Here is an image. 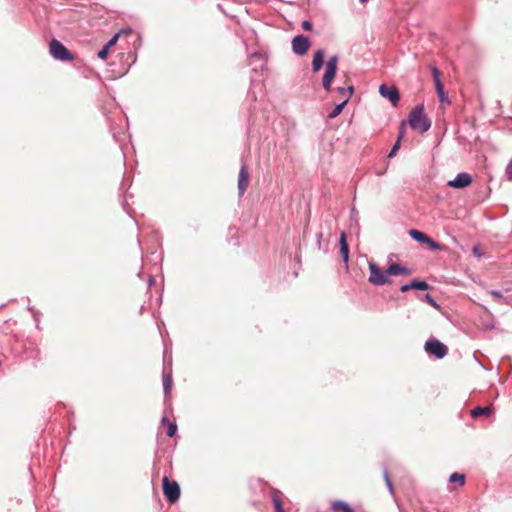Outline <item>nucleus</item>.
<instances>
[{"instance_id": "nucleus-1", "label": "nucleus", "mask_w": 512, "mask_h": 512, "mask_svg": "<svg viewBox=\"0 0 512 512\" xmlns=\"http://www.w3.org/2000/svg\"><path fill=\"white\" fill-rule=\"evenodd\" d=\"M406 121L412 130L419 133L427 132L431 127V120L424 111L423 103L418 104L410 111Z\"/></svg>"}, {"instance_id": "nucleus-2", "label": "nucleus", "mask_w": 512, "mask_h": 512, "mask_svg": "<svg viewBox=\"0 0 512 512\" xmlns=\"http://www.w3.org/2000/svg\"><path fill=\"white\" fill-rule=\"evenodd\" d=\"M369 278L368 281L375 286H384L392 282L387 268L382 270L375 262L370 261L368 264Z\"/></svg>"}, {"instance_id": "nucleus-3", "label": "nucleus", "mask_w": 512, "mask_h": 512, "mask_svg": "<svg viewBox=\"0 0 512 512\" xmlns=\"http://www.w3.org/2000/svg\"><path fill=\"white\" fill-rule=\"evenodd\" d=\"M425 352L435 359H443L448 354V347L440 340L432 338L428 339L424 345Z\"/></svg>"}, {"instance_id": "nucleus-4", "label": "nucleus", "mask_w": 512, "mask_h": 512, "mask_svg": "<svg viewBox=\"0 0 512 512\" xmlns=\"http://www.w3.org/2000/svg\"><path fill=\"white\" fill-rule=\"evenodd\" d=\"M162 491L169 503H175L180 498V486L174 480H169L167 476L162 478Z\"/></svg>"}, {"instance_id": "nucleus-5", "label": "nucleus", "mask_w": 512, "mask_h": 512, "mask_svg": "<svg viewBox=\"0 0 512 512\" xmlns=\"http://www.w3.org/2000/svg\"><path fill=\"white\" fill-rule=\"evenodd\" d=\"M409 236L415 240L416 242H419L421 244H426L428 248L432 251H441L443 249L442 245H440L438 242H436L434 239L426 235L424 232L417 230V229H411L409 230Z\"/></svg>"}, {"instance_id": "nucleus-6", "label": "nucleus", "mask_w": 512, "mask_h": 512, "mask_svg": "<svg viewBox=\"0 0 512 512\" xmlns=\"http://www.w3.org/2000/svg\"><path fill=\"white\" fill-rule=\"evenodd\" d=\"M49 50L51 55L60 61H71L74 58L72 53L56 39L50 42Z\"/></svg>"}, {"instance_id": "nucleus-7", "label": "nucleus", "mask_w": 512, "mask_h": 512, "mask_svg": "<svg viewBox=\"0 0 512 512\" xmlns=\"http://www.w3.org/2000/svg\"><path fill=\"white\" fill-rule=\"evenodd\" d=\"M337 63H338L337 57L333 56L328 60V62L326 64V70H325V74L323 77V86L327 93L330 92V85H331V82L334 79L335 74H336Z\"/></svg>"}, {"instance_id": "nucleus-8", "label": "nucleus", "mask_w": 512, "mask_h": 512, "mask_svg": "<svg viewBox=\"0 0 512 512\" xmlns=\"http://www.w3.org/2000/svg\"><path fill=\"white\" fill-rule=\"evenodd\" d=\"M473 181L472 176L467 172H460L456 175V177L447 182L449 187L455 189H463L468 187Z\"/></svg>"}, {"instance_id": "nucleus-9", "label": "nucleus", "mask_w": 512, "mask_h": 512, "mask_svg": "<svg viewBox=\"0 0 512 512\" xmlns=\"http://www.w3.org/2000/svg\"><path fill=\"white\" fill-rule=\"evenodd\" d=\"M310 41L303 35H297L292 40V49L297 55H304L310 48Z\"/></svg>"}, {"instance_id": "nucleus-10", "label": "nucleus", "mask_w": 512, "mask_h": 512, "mask_svg": "<svg viewBox=\"0 0 512 512\" xmlns=\"http://www.w3.org/2000/svg\"><path fill=\"white\" fill-rule=\"evenodd\" d=\"M431 288L432 287L428 284V282L426 280L413 279L409 283L401 285L400 291L403 293L408 292L409 290L426 291Z\"/></svg>"}, {"instance_id": "nucleus-11", "label": "nucleus", "mask_w": 512, "mask_h": 512, "mask_svg": "<svg viewBox=\"0 0 512 512\" xmlns=\"http://www.w3.org/2000/svg\"><path fill=\"white\" fill-rule=\"evenodd\" d=\"M248 181H249V172L246 167L245 162H242L240 171H239V178H238V193L239 196L242 197L247 190L248 187Z\"/></svg>"}, {"instance_id": "nucleus-12", "label": "nucleus", "mask_w": 512, "mask_h": 512, "mask_svg": "<svg viewBox=\"0 0 512 512\" xmlns=\"http://www.w3.org/2000/svg\"><path fill=\"white\" fill-rule=\"evenodd\" d=\"M387 273L390 277L392 276H408L411 274V270L398 262H389L387 265Z\"/></svg>"}, {"instance_id": "nucleus-13", "label": "nucleus", "mask_w": 512, "mask_h": 512, "mask_svg": "<svg viewBox=\"0 0 512 512\" xmlns=\"http://www.w3.org/2000/svg\"><path fill=\"white\" fill-rule=\"evenodd\" d=\"M339 250L342 261L347 265L349 261V245L346 232H341L339 237Z\"/></svg>"}, {"instance_id": "nucleus-14", "label": "nucleus", "mask_w": 512, "mask_h": 512, "mask_svg": "<svg viewBox=\"0 0 512 512\" xmlns=\"http://www.w3.org/2000/svg\"><path fill=\"white\" fill-rule=\"evenodd\" d=\"M330 509L335 512H355V509L344 500H335L331 503Z\"/></svg>"}, {"instance_id": "nucleus-15", "label": "nucleus", "mask_w": 512, "mask_h": 512, "mask_svg": "<svg viewBox=\"0 0 512 512\" xmlns=\"http://www.w3.org/2000/svg\"><path fill=\"white\" fill-rule=\"evenodd\" d=\"M431 72L438 96H445L444 88L440 80L441 72L436 67H432Z\"/></svg>"}, {"instance_id": "nucleus-16", "label": "nucleus", "mask_w": 512, "mask_h": 512, "mask_svg": "<svg viewBox=\"0 0 512 512\" xmlns=\"http://www.w3.org/2000/svg\"><path fill=\"white\" fill-rule=\"evenodd\" d=\"M172 384H173L172 370L170 368L168 372L164 371L163 379H162L163 391H164V394H165L166 397L170 393V390L172 388Z\"/></svg>"}, {"instance_id": "nucleus-17", "label": "nucleus", "mask_w": 512, "mask_h": 512, "mask_svg": "<svg viewBox=\"0 0 512 512\" xmlns=\"http://www.w3.org/2000/svg\"><path fill=\"white\" fill-rule=\"evenodd\" d=\"M492 409L488 406H476L470 411V416L476 419L480 416H490Z\"/></svg>"}, {"instance_id": "nucleus-18", "label": "nucleus", "mask_w": 512, "mask_h": 512, "mask_svg": "<svg viewBox=\"0 0 512 512\" xmlns=\"http://www.w3.org/2000/svg\"><path fill=\"white\" fill-rule=\"evenodd\" d=\"M349 100L350 98H345L344 101L336 104L334 108L330 112H328L327 117L329 119L336 118L343 111L344 107L348 104Z\"/></svg>"}, {"instance_id": "nucleus-19", "label": "nucleus", "mask_w": 512, "mask_h": 512, "mask_svg": "<svg viewBox=\"0 0 512 512\" xmlns=\"http://www.w3.org/2000/svg\"><path fill=\"white\" fill-rule=\"evenodd\" d=\"M379 93L381 96H399L398 88L394 85L387 86L385 84H382L379 87Z\"/></svg>"}, {"instance_id": "nucleus-20", "label": "nucleus", "mask_w": 512, "mask_h": 512, "mask_svg": "<svg viewBox=\"0 0 512 512\" xmlns=\"http://www.w3.org/2000/svg\"><path fill=\"white\" fill-rule=\"evenodd\" d=\"M324 52L322 50H318L313 57L312 67L314 71H319L323 65Z\"/></svg>"}, {"instance_id": "nucleus-21", "label": "nucleus", "mask_w": 512, "mask_h": 512, "mask_svg": "<svg viewBox=\"0 0 512 512\" xmlns=\"http://www.w3.org/2000/svg\"><path fill=\"white\" fill-rule=\"evenodd\" d=\"M465 475L462 474V473H457V472H454L450 475L449 477V482L450 483H455L457 482L460 486L464 485L465 484Z\"/></svg>"}, {"instance_id": "nucleus-22", "label": "nucleus", "mask_w": 512, "mask_h": 512, "mask_svg": "<svg viewBox=\"0 0 512 512\" xmlns=\"http://www.w3.org/2000/svg\"><path fill=\"white\" fill-rule=\"evenodd\" d=\"M383 477H384L385 484H386L389 492L391 494H393L394 493V487H393L392 481L390 479L388 469L386 467L383 468Z\"/></svg>"}, {"instance_id": "nucleus-23", "label": "nucleus", "mask_w": 512, "mask_h": 512, "mask_svg": "<svg viewBox=\"0 0 512 512\" xmlns=\"http://www.w3.org/2000/svg\"><path fill=\"white\" fill-rule=\"evenodd\" d=\"M423 300L426 303H428L429 305H431L433 308H435L436 310H440L441 309V306L436 302V300L429 293H426L424 295Z\"/></svg>"}, {"instance_id": "nucleus-24", "label": "nucleus", "mask_w": 512, "mask_h": 512, "mask_svg": "<svg viewBox=\"0 0 512 512\" xmlns=\"http://www.w3.org/2000/svg\"><path fill=\"white\" fill-rule=\"evenodd\" d=\"M272 502L274 505L275 512H285L284 508H283L282 500L277 495H274L272 497Z\"/></svg>"}, {"instance_id": "nucleus-25", "label": "nucleus", "mask_w": 512, "mask_h": 512, "mask_svg": "<svg viewBox=\"0 0 512 512\" xmlns=\"http://www.w3.org/2000/svg\"><path fill=\"white\" fill-rule=\"evenodd\" d=\"M177 433V424L175 422H168L166 435L168 437H173Z\"/></svg>"}, {"instance_id": "nucleus-26", "label": "nucleus", "mask_w": 512, "mask_h": 512, "mask_svg": "<svg viewBox=\"0 0 512 512\" xmlns=\"http://www.w3.org/2000/svg\"><path fill=\"white\" fill-rule=\"evenodd\" d=\"M490 295L492 297H494L498 302H503V303H507V301L505 300L504 296L502 295V293L498 290H491L490 292Z\"/></svg>"}, {"instance_id": "nucleus-27", "label": "nucleus", "mask_w": 512, "mask_h": 512, "mask_svg": "<svg viewBox=\"0 0 512 512\" xmlns=\"http://www.w3.org/2000/svg\"><path fill=\"white\" fill-rule=\"evenodd\" d=\"M400 148V141L399 139L396 140V142L393 144L392 148L390 149L389 153H388V157L389 158H392L396 155L397 151L399 150Z\"/></svg>"}, {"instance_id": "nucleus-28", "label": "nucleus", "mask_w": 512, "mask_h": 512, "mask_svg": "<svg viewBox=\"0 0 512 512\" xmlns=\"http://www.w3.org/2000/svg\"><path fill=\"white\" fill-rule=\"evenodd\" d=\"M406 123L407 121L406 120H403L401 123H400V126H399V133H398V138L399 141H401V139L404 137V135L406 134Z\"/></svg>"}, {"instance_id": "nucleus-29", "label": "nucleus", "mask_w": 512, "mask_h": 512, "mask_svg": "<svg viewBox=\"0 0 512 512\" xmlns=\"http://www.w3.org/2000/svg\"><path fill=\"white\" fill-rule=\"evenodd\" d=\"M110 48L106 45L98 52V57L102 60H105L109 54Z\"/></svg>"}, {"instance_id": "nucleus-30", "label": "nucleus", "mask_w": 512, "mask_h": 512, "mask_svg": "<svg viewBox=\"0 0 512 512\" xmlns=\"http://www.w3.org/2000/svg\"><path fill=\"white\" fill-rule=\"evenodd\" d=\"M119 36H120V33L115 34V35H114V36H113V37H112V38L107 42L106 46H107L108 48H110V49H111L113 46H115V45H116V43H117V41H118V39H119Z\"/></svg>"}, {"instance_id": "nucleus-31", "label": "nucleus", "mask_w": 512, "mask_h": 512, "mask_svg": "<svg viewBox=\"0 0 512 512\" xmlns=\"http://www.w3.org/2000/svg\"><path fill=\"white\" fill-rule=\"evenodd\" d=\"M338 90L342 94L345 93V91H347L350 96L354 93V87L352 85H349L347 88L340 87Z\"/></svg>"}, {"instance_id": "nucleus-32", "label": "nucleus", "mask_w": 512, "mask_h": 512, "mask_svg": "<svg viewBox=\"0 0 512 512\" xmlns=\"http://www.w3.org/2000/svg\"><path fill=\"white\" fill-rule=\"evenodd\" d=\"M506 175H507V178L512 181V160L509 162V164L506 167Z\"/></svg>"}, {"instance_id": "nucleus-33", "label": "nucleus", "mask_w": 512, "mask_h": 512, "mask_svg": "<svg viewBox=\"0 0 512 512\" xmlns=\"http://www.w3.org/2000/svg\"><path fill=\"white\" fill-rule=\"evenodd\" d=\"M451 99H452V98H439V101H440L441 105H442L443 107H445V106H449V105H451V104H452Z\"/></svg>"}, {"instance_id": "nucleus-34", "label": "nucleus", "mask_w": 512, "mask_h": 512, "mask_svg": "<svg viewBox=\"0 0 512 512\" xmlns=\"http://www.w3.org/2000/svg\"><path fill=\"white\" fill-rule=\"evenodd\" d=\"M302 28L306 31H310L312 29V23L310 21H303Z\"/></svg>"}, {"instance_id": "nucleus-35", "label": "nucleus", "mask_w": 512, "mask_h": 512, "mask_svg": "<svg viewBox=\"0 0 512 512\" xmlns=\"http://www.w3.org/2000/svg\"><path fill=\"white\" fill-rule=\"evenodd\" d=\"M394 107H396L398 105V103L400 102L401 98H387Z\"/></svg>"}, {"instance_id": "nucleus-36", "label": "nucleus", "mask_w": 512, "mask_h": 512, "mask_svg": "<svg viewBox=\"0 0 512 512\" xmlns=\"http://www.w3.org/2000/svg\"><path fill=\"white\" fill-rule=\"evenodd\" d=\"M322 236H323L322 232H319V233L317 234V243H318V247H319V248H320V246H321Z\"/></svg>"}, {"instance_id": "nucleus-37", "label": "nucleus", "mask_w": 512, "mask_h": 512, "mask_svg": "<svg viewBox=\"0 0 512 512\" xmlns=\"http://www.w3.org/2000/svg\"><path fill=\"white\" fill-rule=\"evenodd\" d=\"M155 279L153 276H149L148 278V286L151 287L154 283Z\"/></svg>"}, {"instance_id": "nucleus-38", "label": "nucleus", "mask_w": 512, "mask_h": 512, "mask_svg": "<svg viewBox=\"0 0 512 512\" xmlns=\"http://www.w3.org/2000/svg\"><path fill=\"white\" fill-rule=\"evenodd\" d=\"M168 422H171L166 416H163L162 419H161V423L164 424V425H167Z\"/></svg>"}, {"instance_id": "nucleus-39", "label": "nucleus", "mask_w": 512, "mask_h": 512, "mask_svg": "<svg viewBox=\"0 0 512 512\" xmlns=\"http://www.w3.org/2000/svg\"><path fill=\"white\" fill-rule=\"evenodd\" d=\"M473 253L474 255H476L477 257H480L481 256V253L479 252V249L477 247H474L473 248Z\"/></svg>"}, {"instance_id": "nucleus-40", "label": "nucleus", "mask_w": 512, "mask_h": 512, "mask_svg": "<svg viewBox=\"0 0 512 512\" xmlns=\"http://www.w3.org/2000/svg\"><path fill=\"white\" fill-rule=\"evenodd\" d=\"M115 99H116L115 97L109 98V100H110V105H111V106H112V105H116V104L114 103Z\"/></svg>"}, {"instance_id": "nucleus-41", "label": "nucleus", "mask_w": 512, "mask_h": 512, "mask_svg": "<svg viewBox=\"0 0 512 512\" xmlns=\"http://www.w3.org/2000/svg\"><path fill=\"white\" fill-rule=\"evenodd\" d=\"M494 327L493 323H487L486 328L492 329Z\"/></svg>"}, {"instance_id": "nucleus-42", "label": "nucleus", "mask_w": 512, "mask_h": 512, "mask_svg": "<svg viewBox=\"0 0 512 512\" xmlns=\"http://www.w3.org/2000/svg\"><path fill=\"white\" fill-rule=\"evenodd\" d=\"M112 134H113V138L115 139V141H116V142H118L119 140H118V138H117V134H116V132H113Z\"/></svg>"}, {"instance_id": "nucleus-43", "label": "nucleus", "mask_w": 512, "mask_h": 512, "mask_svg": "<svg viewBox=\"0 0 512 512\" xmlns=\"http://www.w3.org/2000/svg\"><path fill=\"white\" fill-rule=\"evenodd\" d=\"M104 115H106L107 118L109 119L108 113L105 110H104Z\"/></svg>"}, {"instance_id": "nucleus-44", "label": "nucleus", "mask_w": 512, "mask_h": 512, "mask_svg": "<svg viewBox=\"0 0 512 512\" xmlns=\"http://www.w3.org/2000/svg\"><path fill=\"white\" fill-rule=\"evenodd\" d=\"M361 3H366L368 0H360Z\"/></svg>"}]
</instances>
